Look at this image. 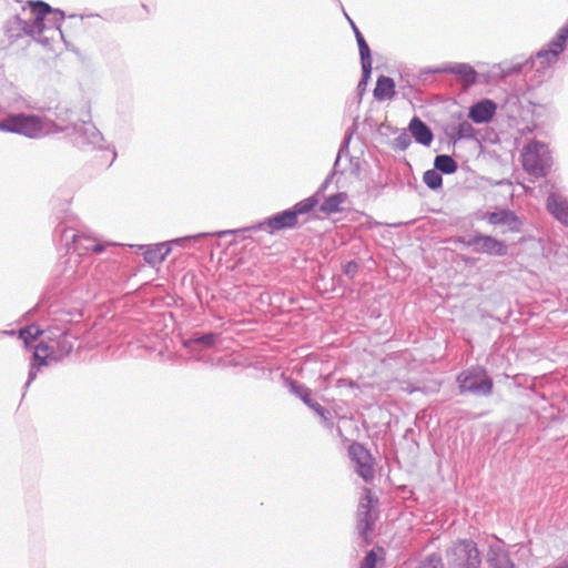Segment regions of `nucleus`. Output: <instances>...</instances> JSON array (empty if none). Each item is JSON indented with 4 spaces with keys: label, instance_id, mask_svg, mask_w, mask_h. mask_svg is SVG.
<instances>
[{
    "label": "nucleus",
    "instance_id": "1",
    "mask_svg": "<svg viewBox=\"0 0 568 568\" xmlns=\"http://www.w3.org/2000/svg\"><path fill=\"white\" fill-rule=\"evenodd\" d=\"M77 337L69 332L68 323L50 324L44 332V341L36 346L33 357L38 365H47L48 361H60L69 355Z\"/></svg>",
    "mask_w": 568,
    "mask_h": 568
},
{
    "label": "nucleus",
    "instance_id": "2",
    "mask_svg": "<svg viewBox=\"0 0 568 568\" xmlns=\"http://www.w3.org/2000/svg\"><path fill=\"white\" fill-rule=\"evenodd\" d=\"M318 205V199L313 195L304 199L291 209L276 213L266 219L263 225L272 233L292 229L300 223V219L310 214Z\"/></svg>",
    "mask_w": 568,
    "mask_h": 568
},
{
    "label": "nucleus",
    "instance_id": "3",
    "mask_svg": "<svg viewBox=\"0 0 568 568\" xmlns=\"http://www.w3.org/2000/svg\"><path fill=\"white\" fill-rule=\"evenodd\" d=\"M445 554L449 568H481V555L473 539H457Z\"/></svg>",
    "mask_w": 568,
    "mask_h": 568
},
{
    "label": "nucleus",
    "instance_id": "4",
    "mask_svg": "<svg viewBox=\"0 0 568 568\" xmlns=\"http://www.w3.org/2000/svg\"><path fill=\"white\" fill-rule=\"evenodd\" d=\"M521 164L528 174L535 178L546 176L551 166L548 146L539 141L528 143L521 151Z\"/></svg>",
    "mask_w": 568,
    "mask_h": 568
},
{
    "label": "nucleus",
    "instance_id": "5",
    "mask_svg": "<svg viewBox=\"0 0 568 568\" xmlns=\"http://www.w3.org/2000/svg\"><path fill=\"white\" fill-rule=\"evenodd\" d=\"M460 394L474 396H488L493 392V379L484 368L473 367L457 375L456 378Z\"/></svg>",
    "mask_w": 568,
    "mask_h": 568
},
{
    "label": "nucleus",
    "instance_id": "6",
    "mask_svg": "<svg viewBox=\"0 0 568 568\" xmlns=\"http://www.w3.org/2000/svg\"><path fill=\"white\" fill-rule=\"evenodd\" d=\"M0 130L36 138L41 134L43 125L38 116L19 114L0 122Z\"/></svg>",
    "mask_w": 568,
    "mask_h": 568
},
{
    "label": "nucleus",
    "instance_id": "7",
    "mask_svg": "<svg viewBox=\"0 0 568 568\" xmlns=\"http://www.w3.org/2000/svg\"><path fill=\"white\" fill-rule=\"evenodd\" d=\"M376 505L377 498H375L371 489L366 488L357 507V530L359 536L364 539H366L374 529L376 515L373 513V508Z\"/></svg>",
    "mask_w": 568,
    "mask_h": 568
},
{
    "label": "nucleus",
    "instance_id": "8",
    "mask_svg": "<svg viewBox=\"0 0 568 568\" xmlns=\"http://www.w3.org/2000/svg\"><path fill=\"white\" fill-rule=\"evenodd\" d=\"M349 456L355 463V471L368 483L374 478V459L371 453L359 443H353L348 448Z\"/></svg>",
    "mask_w": 568,
    "mask_h": 568
},
{
    "label": "nucleus",
    "instance_id": "9",
    "mask_svg": "<svg viewBox=\"0 0 568 568\" xmlns=\"http://www.w3.org/2000/svg\"><path fill=\"white\" fill-rule=\"evenodd\" d=\"M486 560L489 568H515L508 551L499 541L489 545Z\"/></svg>",
    "mask_w": 568,
    "mask_h": 568
},
{
    "label": "nucleus",
    "instance_id": "10",
    "mask_svg": "<svg viewBox=\"0 0 568 568\" xmlns=\"http://www.w3.org/2000/svg\"><path fill=\"white\" fill-rule=\"evenodd\" d=\"M496 112V104L490 100H483L469 110L468 116L476 123H484L491 120Z\"/></svg>",
    "mask_w": 568,
    "mask_h": 568
},
{
    "label": "nucleus",
    "instance_id": "11",
    "mask_svg": "<svg viewBox=\"0 0 568 568\" xmlns=\"http://www.w3.org/2000/svg\"><path fill=\"white\" fill-rule=\"evenodd\" d=\"M408 130L416 142L429 146L433 142V133L430 129L417 116L413 118L408 124Z\"/></svg>",
    "mask_w": 568,
    "mask_h": 568
},
{
    "label": "nucleus",
    "instance_id": "12",
    "mask_svg": "<svg viewBox=\"0 0 568 568\" xmlns=\"http://www.w3.org/2000/svg\"><path fill=\"white\" fill-rule=\"evenodd\" d=\"M547 209L562 224L568 225V201L556 194L547 199Z\"/></svg>",
    "mask_w": 568,
    "mask_h": 568
},
{
    "label": "nucleus",
    "instance_id": "13",
    "mask_svg": "<svg viewBox=\"0 0 568 568\" xmlns=\"http://www.w3.org/2000/svg\"><path fill=\"white\" fill-rule=\"evenodd\" d=\"M565 42L555 39L548 44V48L537 53V59L541 65H550L557 61L558 55L564 51Z\"/></svg>",
    "mask_w": 568,
    "mask_h": 568
},
{
    "label": "nucleus",
    "instance_id": "14",
    "mask_svg": "<svg viewBox=\"0 0 568 568\" xmlns=\"http://www.w3.org/2000/svg\"><path fill=\"white\" fill-rule=\"evenodd\" d=\"M217 335L215 333H205L202 335L195 334L193 337L183 342L185 348L190 351H197L203 348L213 347L216 343Z\"/></svg>",
    "mask_w": 568,
    "mask_h": 568
},
{
    "label": "nucleus",
    "instance_id": "15",
    "mask_svg": "<svg viewBox=\"0 0 568 568\" xmlns=\"http://www.w3.org/2000/svg\"><path fill=\"white\" fill-rule=\"evenodd\" d=\"M395 95V82L392 78L381 77L377 79L374 97L378 101H386L393 99Z\"/></svg>",
    "mask_w": 568,
    "mask_h": 568
},
{
    "label": "nucleus",
    "instance_id": "16",
    "mask_svg": "<svg viewBox=\"0 0 568 568\" xmlns=\"http://www.w3.org/2000/svg\"><path fill=\"white\" fill-rule=\"evenodd\" d=\"M347 194L345 192H339L328 196L321 205L320 210L324 214H333L343 211V205L347 202Z\"/></svg>",
    "mask_w": 568,
    "mask_h": 568
},
{
    "label": "nucleus",
    "instance_id": "17",
    "mask_svg": "<svg viewBox=\"0 0 568 568\" xmlns=\"http://www.w3.org/2000/svg\"><path fill=\"white\" fill-rule=\"evenodd\" d=\"M290 390L313 410L320 405L312 398V390L295 381L290 382Z\"/></svg>",
    "mask_w": 568,
    "mask_h": 568
},
{
    "label": "nucleus",
    "instance_id": "18",
    "mask_svg": "<svg viewBox=\"0 0 568 568\" xmlns=\"http://www.w3.org/2000/svg\"><path fill=\"white\" fill-rule=\"evenodd\" d=\"M435 169L443 173L450 174L457 170V164L449 155H437L435 158Z\"/></svg>",
    "mask_w": 568,
    "mask_h": 568
},
{
    "label": "nucleus",
    "instance_id": "19",
    "mask_svg": "<svg viewBox=\"0 0 568 568\" xmlns=\"http://www.w3.org/2000/svg\"><path fill=\"white\" fill-rule=\"evenodd\" d=\"M44 332L45 329H41L37 325L32 324L21 328L19 332V337L23 339L24 344L28 346L32 341L37 339L40 335L44 336Z\"/></svg>",
    "mask_w": 568,
    "mask_h": 568
},
{
    "label": "nucleus",
    "instance_id": "20",
    "mask_svg": "<svg viewBox=\"0 0 568 568\" xmlns=\"http://www.w3.org/2000/svg\"><path fill=\"white\" fill-rule=\"evenodd\" d=\"M415 568H445L442 555L432 552L426 555Z\"/></svg>",
    "mask_w": 568,
    "mask_h": 568
},
{
    "label": "nucleus",
    "instance_id": "21",
    "mask_svg": "<svg viewBox=\"0 0 568 568\" xmlns=\"http://www.w3.org/2000/svg\"><path fill=\"white\" fill-rule=\"evenodd\" d=\"M453 71L467 84H471L476 81V71L468 64H458L453 69Z\"/></svg>",
    "mask_w": 568,
    "mask_h": 568
},
{
    "label": "nucleus",
    "instance_id": "22",
    "mask_svg": "<svg viewBox=\"0 0 568 568\" xmlns=\"http://www.w3.org/2000/svg\"><path fill=\"white\" fill-rule=\"evenodd\" d=\"M30 8L36 17V23L41 22L43 18L51 11L50 6L42 1L30 2Z\"/></svg>",
    "mask_w": 568,
    "mask_h": 568
},
{
    "label": "nucleus",
    "instance_id": "23",
    "mask_svg": "<svg viewBox=\"0 0 568 568\" xmlns=\"http://www.w3.org/2000/svg\"><path fill=\"white\" fill-rule=\"evenodd\" d=\"M171 251H143L144 261L151 266L162 263Z\"/></svg>",
    "mask_w": 568,
    "mask_h": 568
},
{
    "label": "nucleus",
    "instance_id": "24",
    "mask_svg": "<svg viewBox=\"0 0 568 568\" xmlns=\"http://www.w3.org/2000/svg\"><path fill=\"white\" fill-rule=\"evenodd\" d=\"M423 180L425 184L435 190L439 187L443 183L442 175L436 170H428L424 173Z\"/></svg>",
    "mask_w": 568,
    "mask_h": 568
},
{
    "label": "nucleus",
    "instance_id": "25",
    "mask_svg": "<svg viewBox=\"0 0 568 568\" xmlns=\"http://www.w3.org/2000/svg\"><path fill=\"white\" fill-rule=\"evenodd\" d=\"M467 244H474L475 246H479L481 248H495L496 246V242L488 236H477L473 242H468Z\"/></svg>",
    "mask_w": 568,
    "mask_h": 568
},
{
    "label": "nucleus",
    "instance_id": "26",
    "mask_svg": "<svg viewBox=\"0 0 568 568\" xmlns=\"http://www.w3.org/2000/svg\"><path fill=\"white\" fill-rule=\"evenodd\" d=\"M515 220L516 217L510 212L493 213L489 216V221L494 224L505 223Z\"/></svg>",
    "mask_w": 568,
    "mask_h": 568
},
{
    "label": "nucleus",
    "instance_id": "27",
    "mask_svg": "<svg viewBox=\"0 0 568 568\" xmlns=\"http://www.w3.org/2000/svg\"><path fill=\"white\" fill-rule=\"evenodd\" d=\"M355 34H356V40H357L358 48H359L361 59L362 58L367 59L368 57H371V51H369L368 44L366 43L362 33L357 29L355 30Z\"/></svg>",
    "mask_w": 568,
    "mask_h": 568
},
{
    "label": "nucleus",
    "instance_id": "28",
    "mask_svg": "<svg viewBox=\"0 0 568 568\" xmlns=\"http://www.w3.org/2000/svg\"><path fill=\"white\" fill-rule=\"evenodd\" d=\"M376 562H377V556L374 550H371L364 557L359 568H375Z\"/></svg>",
    "mask_w": 568,
    "mask_h": 568
},
{
    "label": "nucleus",
    "instance_id": "29",
    "mask_svg": "<svg viewBox=\"0 0 568 568\" xmlns=\"http://www.w3.org/2000/svg\"><path fill=\"white\" fill-rule=\"evenodd\" d=\"M42 365H38V362L32 356V363L30 365V369H29V374H28V379H27V383L24 385L26 388H28L30 386V384L33 382V379L37 377L38 369Z\"/></svg>",
    "mask_w": 568,
    "mask_h": 568
},
{
    "label": "nucleus",
    "instance_id": "30",
    "mask_svg": "<svg viewBox=\"0 0 568 568\" xmlns=\"http://www.w3.org/2000/svg\"><path fill=\"white\" fill-rule=\"evenodd\" d=\"M74 244L81 246L82 248H103L100 244L91 243V244H84L83 241H89L84 235H74L73 236Z\"/></svg>",
    "mask_w": 568,
    "mask_h": 568
},
{
    "label": "nucleus",
    "instance_id": "31",
    "mask_svg": "<svg viewBox=\"0 0 568 568\" xmlns=\"http://www.w3.org/2000/svg\"><path fill=\"white\" fill-rule=\"evenodd\" d=\"M394 143L396 148L405 150L410 145V138L407 133H402L395 139Z\"/></svg>",
    "mask_w": 568,
    "mask_h": 568
},
{
    "label": "nucleus",
    "instance_id": "32",
    "mask_svg": "<svg viewBox=\"0 0 568 568\" xmlns=\"http://www.w3.org/2000/svg\"><path fill=\"white\" fill-rule=\"evenodd\" d=\"M199 241H200V237L191 236V237L176 239L174 241H171V244L193 246V245H196Z\"/></svg>",
    "mask_w": 568,
    "mask_h": 568
},
{
    "label": "nucleus",
    "instance_id": "33",
    "mask_svg": "<svg viewBox=\"0 0 568 568\" xmlns=\"http://www.w3.org/2000/svg\"><path fill=\"white\" fill-rule=\"evenodd\" d=\"M358 271V265L356 262L354 261H351V262H347L345 265H344V273L345 275H347L349 278H353L356 273Z\"/></svg>",
    "mask_w": 568,
    "mask_h": 568
},
{
    "label": "nucleus",
    "instance_id": "34",
    "mask_svg": "<svg viewBox=\"0 0 568 568\" xmlns=\"http://www.w3.org/2000/svg\"><path fill=\"white\" fill-rule=\"evenodd\" d=\"M314 412L322 418L324 423L329 422L331 413L327 408L323 407L321 404L316 406Z\"/></svg>",
    "mask_w": 568,
    "mask_h": 568
},
{
    "label": "nucleus",
    "instance_id": "35",
    "mask_svg": "<svg viewBox=\"0 0 568 568\" xmlns=\"http://www.w3.org/2000/svg\"><path fill=\"white\" fill-rule=\"evenodd\" d=\"M314 412L322 418L324 423L329 422L331 413L327 408L323 407L321 404L316 406Z\"/></svg>",
    "mask_w": 568,
    "mask_h": 568
},
{
    "label": "nucleus",
    "instance_id": "36",
    "mask_svg": "<svg viewBox=\"0 0 568 568\" xmlns=\"http://www.w3.org/2000/svg\"><path fill=\"white\" fill-rule=\"evenodd\" d=\"M361 61H362L364 78L367 79L371 73V70H372V58L371 57H368L367 59L362 58Z\"/></svg>",
    "mask_w": 568,
    "mask_h": 568
},
{
    "label": "nucleus",
    "instance_id": "37",
    "mask_svg": "<svg viewBox=\"0 0 568 568\" xmlns=\"http://www.w3.org/2000/svg\"><path fill=\"white\" fill-rule=\"evenodd\" d=\"M556 38H558V41H562L566 43L567 39H568V22L559 29Z\"/></svg>",
    "mask_w": 568,
    "mask_h": 568
},
{
    "label": "nucleus",
    "instance_id": "38",
    "mask_svg": "<svg viewBox=\"0 0 568 568\" xmlns=\"http://www.w3.org/2000/svg\"><path fill=\"white\" fill-rule=\"evenodd\" d=\"M554 568H568V560L554 566Z\"/></svg>",
    "mask_w": 568,
    "mask_h": 568
},
{
    "label": "nucleus",
    "instance_id": "39",
    "mask_svg": "<svg viewBox=\"0 0 568 568\" xmlns=\"http://www.w3.org/2000/svg\"><path fill=\"white\" fill-rule=\"evenodd\" d=\"M487 252H488V253L494 252V253H496V254H497V255H499V256H503V255L506 253V251H500V250H497V251H487Z\"/></svg>",
    "mask_w": 568,
    "mask_h": 568
},
{
    "label": "nucleus",
    "instance_id": "40",
    "mask_svg": "<svg viewBox=\"0 0 568 568\" xmlns=\"http://www.w3.org/2000/svg\"><path fill=\"white\" fill-rule=\"evenodd\" d=\"M520 69H521V67H520V65H518L515 70H516V71H520Z\"/></svg>",
    "mask_w": 568,
    "mask_h": 568
}]
</instances>
